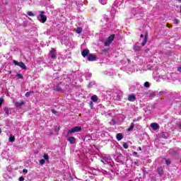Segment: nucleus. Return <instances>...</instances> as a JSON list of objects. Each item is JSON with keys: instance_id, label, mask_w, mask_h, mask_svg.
<instances>
[{"instance_id": "1", "label": "nucleus", "mask_w": 181, "mask_h": 181, "mask_svg": "<svg viewBox=\"0 0 181 181\" xmlns=\"http://www.w3.org/2000/svg\"><path fill=\"white\" fill-rule=\"evenodd\" d=\"M101 162L105 165H112V159H111V156L104 154L102 156Z\"/></svg>"}, {"instance_id": "2", "label": "nucleus", "mask_w": 181, "mask_h": 181, "mask_svg": "<svg viewBox=\"0 0 181 181\" xmlns=\"http://www.w3.org/2000/svg\"><path fill=\"white\" fill-rule=\"evenodd\" d=\"M37 19L41 23H45V22L47 21V17L45 15V11H40V15L38 16Z\"/></svg>"}, {"instance_id": "3", "label": "nucleus", "mask_w": 181, "mask_h": 181, "mask_svg": "<svg viewBox=\"0 0 181 181\" xmlns=\"http://www.w3.org/2000/svg\"><path fill=\"white\" fill-rule=\"evenodd\" d=\"M81 131V127H74L68 131L67 135H70L71 134H74L76 132H80Z\"/></svg>"}, {"instance_id": "4", "label": "nucleus", "mask_w": 181, "mask_h": 181, "mask_svg": "<svg viewBox=\"0 0 181 181\" xmlns=\"http://www.w3.org/2000/svg\"><path fill=\"white\" fill-rule=\"evenodd\" d=\"M13 64H15V66H18V67H21V69H23V70H26L27 67L26 65H25V63L21 62H18L16 60H13Z\"/></svg>"}, {"instance_id": "5", "label": "nucleus", "mask_w": 181, "mask_h": 181, "mask_svg": "<svg viewBox=\"0 0 181 181\" xmlns=\"http://www.w3.org/2000/svg\"><path fill=\"white\" fill-rule=\"evenodd\" d=\"M122 91L117 90V92L115 95V100H117V101H121V100H122Z\"/></svg>"}, {"instance_id": "6", "label": "nucleus", "mask_w": 181, "mask_h": 181, "mask_svg": "<svg viewBox=\"0 0 181 181\" xmlns=\"http://www.w3.org/2000/svg\"><path fill=\"white\" fill-rule=\"evenodd\" d=\"M57 53L56 52V49L52 48L49 53V56H50L51 59H57Z\"/></svg>"}, {"instance_id": "7", "label": "nucleus", "mask_w": 181, "mask_h": 181, "mask_svg": "<svg viewBox=\"0 0 181 181\" xmlns=\"http://www.w3.org/2000/svg\"><path fill=\"white\" fill-rule=\"evenodd\" d=\"M127 100H128V101H130L131 103H134V101H135V100H136V95H135V94H134V93H132L128 95Z\"/></svg>"}, {"instance_id": "8", "label": "nucleus", "mask_w": 181, "mask_h": 181, "mask_svg": "<svg viewBox=\"0 0 181 181\" xmlns=\"http://www.w3.org/2000/svg\"><path fill=\"white\" fill-rule=\"evenodd\" d=\"M13 103L16 108H21L22 105H25V101L23 100L21 102L13 101Z\"/></svg>"}, {"instance_id": "9", "label": "nucleus", "mask_w": 181, "mask_h": 181, "mask_svg": "<svg viewBox=\"0 0 181 181\" xmlns=\"http://www.w3.org/2000/svg\"><path fill=\"white\" fill-rule=\"evenodd\" d=\"M133 50H134V52H140V50H141L140 44L139 43H136L133 47Z\"/></svg>"}, {"instance_id": "10", "label": "nucleus", "mask_w": 181, "mask_h": 181, "mask_svg": "<svg viewBox=\"0 0 181 181\" xmlns=\"http://www.w3.org/2000/svg\"><path fill=\"white\" fill-rule=\"evenodd\" d=\"M95 59H97V57L93 54H90L88 56V62H95Z\"/></svg>"}, {"instance_id": "11", "label": "nucleus", "mask_w": 181, "mask_h": 181, "mask_svg": "<svg viewBox=\"0 0 181 181\" xmlns=\"http://www.w3.org/2000/svg\"><path fill=\"white\" fill-rule=\"evenodd\" d=\"M67 141H69V143L73 145L74 144H76V139L74 136H67Z\"/></svg>"}, {"instance_id": "12", "label": "nucleus", "mask_w": 181, "mask_h": 181, "mask_svg": "<svg viewBox=\"0 0 181 181\" xmlns=\"http://www.w3.org/2000/svg\"><path fill=\"white\" fill-rule=\"evenodd\" d=\"M118 8V6H117V4L114 3L112 6V9H111V12L112 13H117V8Z\"/></svg>"}, {"instance_id": "13", "label": "nucleus", "mask_w": 181, "mask_h": 181, "mask_svg": "<svg viewBox=\"0 0 181 181\" xmlns=\"http://www.w3.org/2000/svg\"><path fill=\"white\" fill-rule=\"evenodd\" d=\"M151 127L153 131H156V129H159V124L158 123H151Z\"/></svg>"}, {"instance_id": "14", "label": "nucleus", "mask_w": 181, "mask_h": 181, "mask_svg": "<svg viewBox=\"0 0 181 181\" xmlns=\"http://www.w3.org/2000/svg\"><path fill=\"white\" fill-rule=\"evenodd\" d=\"M89 173L95 176H97V175L100 174V171L97 170L96 169H93V170H90V171H89Z\"/></svg>"}, {"instance_id": "15", "label": "nucleus", "mask_w": 181, "mask_h": 181, "mask_svg": "<svg viewBox=\"0 0 181 181\" xmlns=\"http://www.w3.org/2000/svg\"><path fill=\"white\" fill-rule=\"evenodd\" d=\"M88 53H90V50L88 49H83L82 52H81V54L83 56V57H86Z\"/></svg>"}, {"instance_id": "16", "label": "nucleus", "mask_w": 181, "mask_h": 181, "mask_svg": "<svg viewBox=\"0 0 181 181\" xmlns=\"http://www.w3.org/2000/svg\"><path fill=\"white\" fill-rule=\"evenodd\" d=\"M146 42H148V35H145L143 39V42H141V46H144L146 45Z\"/></svg>"}, {"instance_id": "17", "label": "nucleus", "mask_w": 181, "mask_h": 181, "mask_svg": "<svg viewBox=\"0 0 181 181\" xmlns=\"http://www.w3.org/2000/svg\"><path fill=\"white\" fill-rule=\"evenodd\" d=\"M157 172L158 173V175H160V176H162V175H163V168L160 167L157 169Z\"/></svg>"}, {"instance_id": "18", "label": "nucleus", "mask_w": 181, "mask_h": 181, "mask_svg": "<svg viewBox=\"0 0 181 181\" xmlns=\"http://www.w3.org/2000/svg\"><path fill=\"white\" fill-rule=\"evenodd\" d=\"M124 138V136H122V134L119 133L116 136V139L117 141H121Z\"/></svg>"}, {"instance_id": "19", "label": "nucleus", "mask_w": 181, "mask_h": 181, "mask_svg": "<svg viewBox=\"0 0 181 181\" xmlns=\"http://www.w3.org/2000/svg\"><path fill=\"white\" fill-rule=\"evenodd\" d=\"M134 127H135V124L131 123V125H130L129 128H128L127 129V132H130V131H132V129H134Z\"/></svg>"}, {"instance_id": "20", "label": "nucleus", "mask_w": 181, "mask_h": 181, "mask_svg": "<svg viewBox=\"0 0 181 181\" xmlns=\"http://www.w3.org/2000/svg\"><path fill=\"white\" fill-rule=\"evenodd\" d=\"M66 5H73L74 4V0H66Z\"/></svg>"}, {"instance_id": "21", "label": "nucleus", "mask_w": 181, "mask_h": 181, "mask_svg": "<svg viewBox=\"0 0 181 181\" xmlns=\"http://www.w3.org/2000/svg\"><path fill=\"white\" fill-rule=\"evenodd\" d=\"M4 111L6 115V117H8V115H9V108L8 107H4Z\"/></svg>"}, {"instance_id": "22", "label": "nucleus", "mask_w": 181, "mask_h": 181, "mask_svg": "<svg viewBox=\"0 0 181 181\" xmlns=\"http://www.w3.org/2000/svg\"><path fill=\"white\" fill-rule=\"evenodd\" d=\"M76 5H77L78 8H81V6H83V1H76Z\"/></svg>"}, {"instance_id": "23", "label": "nucleus", "mask_w": 181, "mask_h": 181, "mask_svg": "<svg viewBox=\"0 0 181 181\" xmlns=\"http://www.w3.org/2000/svg\"><path fill=\"white\" fill-rule=\"evenodd\" d=\"M76 33L80 34L83 32V28L78 27L76 29Z\"/></svg>"}, {"instance_id": "24", "label": "nucleus", "mask_w": 181, "mask_h": 181, "mask_svg": "<svg viewBox=\"0 0 181 181\" xmlns=\"http://www.w3.org/2000/svg\"><path fill=\"white\" fill-rule=\"evenodd\" d=\"M91 100H92V101L95 103V102H97L98 100V97H97V95H93L91 97Z\"/></svg>"}, {"instance_id": "25", "label": "nucleus", "mask_w": 181, "mask_h": 181, "mask_svg": "<svg viewBox=\"0 0 181 181\" xmlns=\"http://www.w3.org/2000/svg\"><path fill=\"white\" fill-rule=\"evenodd\" d=\"M9 141L10 142H15V136H12V134L9 136Z\"/></svg>"}, {"instance_id": "26", "label": "nucleus", "mask_w": 181, "mask_h": 181, "mask_svg": "<svg viewBox=\"0 0 181 181\" xmlns=\"http://www.w3.org/2000/svg\"><path fill=\"white\" fill-rule=\"evenodd\" d=\"M112 43V41H109L108 39H107L105 42V46H110V45Z\"/></svg>"}, {"instance_id": "27", "label": "nucleus", "mask_w": 181, "mask_h": 181, "mask_svg": "<svg viewBox=\"0 0 181 181\" xmlns=\"http://www.w3.org/2000/svg\"><path fill=\"white\" fill-rule=\"evenodd\" d=\"M115 37V35H110L108 38H107V40H109V41H110V42H112V40H114V38Z\"/></svg>"}, {"instance_id": "28", "label": "nucleus", "mask_w": 181, "mask_h": 181, "mask_svg": "<svg viewBox=\"0 0 181 181\" xmlns=\"http://www.w3.org/2000/svg\"><path fill=\"white\" fill-rule=\"evenodd\" d=\"M95 82L92 81V82H90V83L88 85V88H91V87H93V86H95Z\"/></svg>"}, {"instance_id": "29", "label": "nucleus", "mask_w": 181, "mask_h": 181, "mask_svg": "<svg viewBox=\"0 0 181 181\" xmlns=\"http://www.w3.org/2000/svg\"><path fill=\"white\" fill-rule=\"evenodd\" d=\"M144 87H146V88H149V87H151V84L149 83V82L148 81L145 82Z\"/></svg>"}, {"instance_id": "30", "label": "nucleus", "mask_w": 181, "mask_h": 181, "mask_svg": "<svg viewBox=\"0 0 181 181\" xmlns=\"http://www.w3.org/2000/svg\"><path fill=\"white\" fill-rule=\"evenodd\" d=\"M99 2L102 5H106L107 4V0H99Z\"/></svg>"}, {"instance_id": "31", "label": "nucleus", "mask_w": 181, "mask_h": 181, "mask_svg": "<svg viewBox=\"0 0 181 181\" xmlns=\"http://www.w3.org/2000/svg\"><path fill=\"white\" fill-rule=\"evenodd\" d=\"M141 119H142V117H137L136 119H133V122H139V121L141 120Z\"/></svg>"}, {"instance_id": "32", "label": "nucleus", "mask_w": 181, "mask_h": 181, "mask_svg": "<svg viewBox=\"0 0 181 181\" xmlns=\"http://www.w3.org/2000/svg\"><path fill=\"white\" fill-rule=\"evenodd\" d=\"M44 160H49V156L47 153H45L43 156Z\"/></svg>"}, {"instance_id": "33", "label": "nucleus", "mask_w": 181, "mask_h": 181, "mask_svg": "<svg viewBox=\"0 0 181 181\" xmlns=\"http://www.w3.org/2000/svg\"><path fill=\"white\" fill-rule=\"evenodd\" d=\"M45 163H46V160L45 159H41L40 160V164L45 165Z\"/></svg>"}, {"instance_id": "34", "label": "nucleus", "mask_w": 181, "mask_h": 181, "mask_svg": "<svg viewBox=\"0 0 181 181\" xmlns=\"http://www.w3.org/2000/svg\"><path fill=\"white\" fill-rule=\"evenodd\" d=\"M31 94H33V91H29L25 93V97H29Z\"/></svg>"}, {"instance_id": "35", "label": "nucleus", "mask_w": 181, "mask_h": 181, "mask_svg": "<svg viewBox=\"0 0 181 181\" xmlns=\"http://www.w3.org/2000/svg\"><path fill=\"white\" fill-rule=\"evenodd\" d=\"M117 124V122L115 121V119H112V121L110 122L111 125H115Z\"/></svg>"}, {"instance_id": "36", "label": "nucleus", "mask_w": 181, "mask_h": 181, "mask_svg": "<svg viewBox=\"0 0 181 181\" xmlns=\"http://www.w3.org/2000/svg\"><path fill=\"white\" fill-rule=\"evenodd\" d=\"M28 16H35V14H33V12H32V11H29L28 13Z\"/></svg>"}, {"instance_id": "37", "label": "nucleus", "mask_w": 181, "mask_h": 181, "mask_svg": "<svg viewBox=\"0 0 181 181\" xmlns=\"http://www.w3.org/2000/svg\"><path fill=\"white\" fill-rule=\"evenodd\" d=\"M123 148H124V149H128V144L127 143H124Z\"/></svg>"}, {"instance_id": "38", "label": "nucleus", "mask_w": 181, "mask_h": 181, "mask_svg": "<svg viewBox=\"0 0 181 181\" xmlns=\"http://www.w3.org/2000/svg\"><path fill=\"white\" fill-rule=\"evenodd\" d=\"M173 22H174V23H175V25H177L180 21L177 20V18H175V19L173 20Z\"/></svg>"}, {"instance_id": "39", "label": "nucleus", "mask_w": 181, "mask_h": 181, "mask_svg": "<svg viewBox=\"0 0 181 181\" xmlns=\"http://www.w3.org/2000/svg\"><path fill=\"white\" fill-rule=\"evenodd\" d=\"M165 163L168 165H170V160H165Z\"/></svg>"}, {"instance_id": "40", "label": "nucleus", "mask_w": 181, "mask_h": 181, "mask_svg": "<svg viewBox=\"0 0 181 181\" xmlns=\"http://www.w3.org/2000/svg\"><path fill=\"white\" fill-rule=\"evenodd\" d=\"M23 173H24V175H26V173H28V170L23 169Z\"/></svg>"}, {"instance_id": "41", "label": "nucleus", "mask_w": 181, "mask_h": 181, "mask_svg": "<svg viewBox=\"0 0 181 181\" xmlns=\"http://www.w3.org/2000/svg\"><path fill=\"white\" fill-rule=\"evenodd\" d=\"M52 114H57V111L54 110H52Z\"/></svg>"}, {"instance_id": "42", "label": "nucleus", "mask_w": 181, "mask_h": 181, "mask_svg": "<svg viewBox=\"0 0 181 181\" xmlns=\"http://www.w3.org/2000/svg\"><path fill=\"white\" fill-rule=\"evenodd\" d=\"M23 180H25V178L23 177H21L19 178V181H23Z\"/></svg>"}, {"instance_id": "43", "label": "nucleus", "mask_w": 181, "mask_h": 181, "mask_svg": "<svg viewBox=\"0 0 181 181\" xmlns=\"http://www.w3.org/2000/svg\"><path fill=\"white\" fill-rule=\"evenodd\" d=\"M151 95L153 96V97H155V95H156V93H155V92H153L151 93Z\"/></svg>"}, {"instance_id": "44", "label": "nucleus", "mask_w": 181, "mask_h": 181, "mask_svg": "<svg viewBox=\"0 0 181 181\" xmlns=\"http://www.w3.org/2000/svg\"><path fill=\"white\" fill-rule=\"evenodd\" d=\"M4 103V98H0V104H2Z\"/></svg>"}, {"instance_id": "45", "label": "nucleus", "mask_w": 181, "mask_h": 181, "mask_svg": "<svg viewBox=\"0 0 181 181\" xmlns=\"http://www.w3.org/2000/svg\"><path fill=\"white\" fill-rule=\"evenodd\" d=\"M17 76H18V77H19L20 78H22V74H18Z\"/></svg>"}, {"instance_id": "46", "label": "nucleus", "mask_w": 181, "mask_h": 181, "mask_svg": "<svg viewBox=\"0 0 181 181\" xmlns=\"http://www.w3.org/2000/svg\"><path fill=\"white\" fill-rule=\"evenodd\" d=\"M181 71V66H178L177 67V71Z\"/></svg>"}, {"instance_id": "47", "label": "nucleus", "mask_w": 181, "mask_h": 181, "mask_svg": "<svg viewBox=\"0 0 181 181\" xmlns=\"http://www.w3.org/2000/svg\"><path fill=\"white\" fill-rule=\"evenodd\" d=\"M130 71H134V66H132V67L131 68Z\"/></svg>"}, {"instance_id": "48", "label": "nucleus", "mask_w": 181, "mask_h": 181, "mask_svg": "<svg viewBox=\"0 0 181 181\" xmlns=\"http://www.w3.org/2000/svg\"><path fill=\"white\" fill-rule=\"evenodd\" d=\"M57 91H60L62 90L60 88H57Z\"/></svg>"}, {"instance_id": "49", "label": "nucleus", "mask_w": 181, "mask_h": 181, "mask_svg": "<svg viewBox=\"0 0 181 181\" xmlns=\"http://www.w3.org/2000/svg\"><path fill=\"white\" fill-rule=\"evenodd\" d=\"M178 127L180 128V129H181V123H180L179 124H178Z\"/></svg>"}, {"instance_id": "50", "label": "nucleus", "mask_w": 181, "mask_h": 181, "mask_svg": "<svg viewBox=\"0 0 181 181\" xmlns=\"http://www.w3.org/2000/svg\"><path fill=\"white\" fill-rule=\"evenodd\" d=\"M139 151H142V148L141 147L138 148Z\"/></svg>"}, {"instance_id": "51", "label": "nucleus", "mask_w": 181, "mask_h": 181, "mask_svg": "<svg viewBox=\"0 0 181 181\" xmlns=\"http://www.w3.org/2000/svg\"><path fill=\"white\" fill-rule=\"evenodd\" d=\"M140 37H144V35H140Z\"/></svg>"}, {"instance_id": "52", "label": "nucleus", "mask_w": 181, "mask_h": 181, "mask_svg": "<svg viewBox=\"0 0 181 181\" xmlns=\"http://www.w3.org/2000/svg\"><path fill=\"white\" fill-rule=\"evenodd\" d=\"M88 76H89V77H91V74H89Z\"/></svg>"}, {"instance_id": "53", "label": "nucleus", "mask_w": 181, "mask_h": 181, "mask_svg": "<svg viewBox=\"0 0 181 181\" xmlns=\"http://www.w3.org/2000/svg\"><path fill=\"white\" fill-rule=\"evenodd\" d=\"M0 107H2V103H0Z\"/></svg>"}, {"instance_id": "54", "label": "nucleus", "mask_w": 181, "mask_h": 181, "mask_svg": "<svg viewBox=\"0 0 181 181\" xmlns=\"http://www.w3.org/2000/svg\"><path fill=\"white\" fill-rule=\"evenodd\" d=\"M2 132V130H1V129H0V134Z\"/></svg>"}, {"instance_id": "55", "label": "nucleus", "mask_w": 181, "mask_h": 181, "mask_svg": "<svg viewBox=\"0 0 181 181\" xmlns=\"http://www.w3.org/2000/svg\"><path fill=\"white\" fill-rule=\"evenodd\" d=\"M179 2H181V0H178Z\"/></svg>"}, {"instance_id": "56", "label": "nucleus", "mask_w": 181, "mask_h": 181, "mask_svg": "<svg viewBox=\"0 0 181 181\" xmlns=\"http://www.w3.org/2000/svg\"><path fill=\"white\" fill-rule=\"evenodd\" d=\"M136 152H134V155H136Z\"/></svg>"}, {"instance_id": "57", "label": "nucleus", "mask_w": 181, "mask_h": 181, "mask_svg": "<svg viewBox=\"0 0 181 181\" xmlns=\"http://www.w3.org/2000/svg\"><path fill=\"white\" fill-rule=\"evenodd\" d=\"M136 152H134V155H136Z\"/></svg>"}, {"instance_id": "58", "label": "nucleus", "mask_w": 181, "mask_h": 181, "mask_svg": "<svg viewBox=\"0 0 181 181\" xmlns=\"http://www.w3.org/2000/svg\"><path fill=\"white\" fill-rule=\"evenodd\" d=\"M127 62H129V59H127Z\"/></svg>"}]
</instances>
